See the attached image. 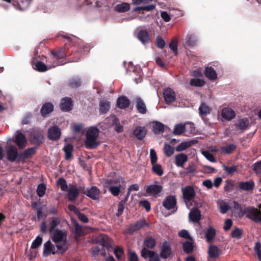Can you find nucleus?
<instances>
[{"label": "nucleus", "instance_id": "obj_1", "mask_svg": "<svg viewBox=\"0 0 261 261\" xmlns=\"http://www.w3.org/2000/svg\"><path fill=\"white\" fill-rule=\"evenodd\" d=\"M99 129L95 126L89 127L86 134L85 146L88 149L95 148L98 145Z\"/></svg>", "mask_w": 261, "mask_h": 261}, {"label": "nucleus", "instance_id": "obj_2", "mask_svg": "<svg viewBox=\"0 0 261 261\" xmlns=\"http://www.w3.org/2000/svg\"><path fill=\"white\" fill-rule=\"evenodd\" d=\"M51 239L59 248L66 251L68 248L67 242V233L65 230L56 229L52 233Z\"/></svg>", "mask_w": 261, "mask_h": 261}, {"label": "nucleus", "instance_id": "obj_3", "mask_svg": "<svg viewBox=\"0 0 261 261\" xmlns=\"http://www.w3.org/2000/svg\"><path fill=\"white\" fill-rule=\"evenodd\" d=\"M65 252V251L59 248L55 243H52L50 240L47 241L44 244L43 252L44 256H47L51 254L63 253Z\"/></svg>", "mask_w": 261, "mask_h": 261}, {"label": "nucleus", "instance_id": "obj_4", "mask_svg": "<svg viewBox=\"0 0 261 261\" xmlns=\"http://www.w3.org/2000/svg\"><path fill=\"white\" fill-rule=\"evenodd\" d=\"M244 214L251 220L257 223H261V211L253 207H247L244 210Z\"/></svg>", "mask_w": 261, "mask_h": 261}, {"label": "nucleus", "instance_id": "obj_5", "mask_svg": "<svg viewBox=\"0 0 261 261\" xmlns=\"http://www.w3.org/2000/svg\"><path fill=\"white\" fill-rule=\"evenodd\" d=\"M195 191L193 188L190 186H187L183 190V196L185 200L187 207L188 209L191 208V206L196 204L197 202L193 199L195 196Z\"/></svg>", "mask_w": 261, "mask_h": 261}, {"label": "nucleus", "instance_id": "obj_6", "mask_svg": "<svg viewBox=\"0 0 261 261\" xmlns=\"http://www.w3.org/2000/svg\"><path fill=\"white\" fill-rule=\"evenodd\" d=\"M176 200L175 197L172 196H167L163 202V205L165 208L168 210H172V213L176 212Z\"/></svg>", "mask_w": 261, "mask_h": 261}, {"label": "nucleus", "instance_id": "obj_7", "mask_svg": "<svg viewBox=\"0 0 261 261\" xmlns=\"http://www.w3.org/2000/svg\"><path fill=\"white\" fill-rule=\"evenodd\" d=\"M193 205L194 207H193L189 213V218L191 221L194 222H198L201 219V213L198 210V207L201 206V204L197 203Z\"/></svg>", "mask_w": 261, "mask_h": 261}, {"label": "nucleus", "instance_id": "obj_8", "mask_svg": "<svg viewBox=\"0 0 261 261\" xmlns=\"http://www.w3.org/2000/svg\"><path fill=\"white\" fill-rule=\"evenodd\" d=\"M7 158L10 162H15L18 156L17 148L13 145H10L7 147Z\"/></svg>", "mask_w": 261, "mask_h": 261}, {"label": "nucleus", "instance_id": "obj_9", "mask_svg": "<svg viewBox=\"0 0 261 261\" xmlns=\"http://www.w3.org/2000/svg\"><path fill=\"white\" fill-rule=\"evenodd\" d=\"M61 135L60 129L56 125L50 127L48 130V137L53 141L60 139Z\"/></svg>", "mask_w": 261, "mask_h": 261}, {"label": "nucleus", "instance_id": "obj_10", "mask_svg": "<svg viewBox=\"0 0 261 261\" xmlns=\"http://www.w3.org/2000/svg\"><path fill=\"white\" fill-rule=\"evenodd\" d=\"M116 182L111 179H108L105 182V186L109 188V190L114 196H117L119 194L120 191L121 186H114Z\"/></svg>", "mask_w": 261, "mask_h": 261}, {"label": "nucleus", "instance_id": "obj_11", "mask_svg": "<svg viewBox=\"0 0 261 261\" xmlns=\"http://www.w3.org/2000/svg\"><path fill=\"white\" fill-rule=\"evenodd\" d=\"M64 65V63H53V65H46L45 64L42 63L41 61H37L36 64L35 65L34 68L39 71V72H44L47 71L48 69H51L52 67H55L58 65Z\"/></svg>", "mask_w": 261, "mask_h": 261}, {"label": "nucleus", "instance_id": "obj_12", "mask_svg": "<svg viewBox=\"0 0 261 261\" xmlns=\"http://www.w3.org/2000/svg\"><path fill=\"white\" fill-rule=\"evenodd\" d=\"M163 93L166 103L170 104L175 100V93L170 88L165 89Z\"/></svg>", "mask_w": 261, "mask_h": 261}, {"label": "nucleus", "instance_id": "obj_13", "mask_svg": "<svg viewBox=\"0 0 261 261\" xmlns=\"http://www.w3.org/2000/svg\"><path fill=\"white\" fill-rule=\"evenodd\" d=\"M141 256L145 258H149V261H159L160 257L159 255L154 251L148 250L146 248H143L141 251Z\"/></svg>", "mask_w": 261, "mask_h": 261}, {"label": "nucleus", "instance_id": "obj_14", "mask_svg": "<svg viewBox=\"0 0 261 261\" xmlns=\"http://www.w3.org/2000/svg\"><path fill=\"white\" fill-rule=\"evenodd\" d=\"M15 143L20 148L26 146L27 140L25 136L19 131H17L15 135Z\"/></svg>", "mask_w": 261, "mask_h": 261}, {"label": "nucleus", "instance_id": "obj_15", "mask_svg": "<svg viewBox=\"0 0 261 261\" xmlns=\"http://www.w3.org/2000/svg\"><path fill=\"white\" fill-rule=\"evenodd\" d=\"M221 116L224 119L229 121L235 117L236 114L232 109L226 107L222 110Z\"/></svg>", "mask_w": 261, "mask_h": 261}, {"label": "nucleus", "instance_id": "obj_16", "mask_svg": "<svg viewBox=\"0 0 261 261\" xmlns=\"http://www.w3.org/2000/svg\"><path fill=\"white\" fill-rule=\"evenodd\" d=\"M72 100L70 98H64L61 101L60 107L63 111H69L72 108Z\"/></svg>", "mask_w": 261, "mask_h": 261}, {"label": "nucleus", "instance_id": "obj_17", "mask_svg": "<svg viewBox=\"0 0 261 261\" xmlns=\"http://www.w3.org/2000/svg\"><path fill=\"white\" fill-rule=\"evenodd\" d=\"M163 190L162 186L159 185H151L146 187V193L149 195H158Z\"/></svg>", "mask_w": 261, "mask_h": 261}, {"label": "nucleus", "instance_id": "obj_18", "mask_svg": "<svg viewBox=\"0 0 261 261\" xmlns=\"http://www.w3.org/2000/svg\"><path fill=\"white\" fill-rule=\"evenodd\" d=\"M171 254V249L169 244L167 242H164L161 246L160 255L162 258H166L168 257Z\"/></svg>", "mask_w": 261, "mask_h": 261}, {"label": "nucleus", "instance_id": "obj_19", "mask_svg": "<svg viewBox=\"0 0 261 261\" xmlns=\"http://www.w3.org/2000/svg\"><path fill=\"white\" fill-rule=\"evenodd\" d=\"M197 42V38L194 34H189L185 39L184 45L186 46L193 47L196 44Z\"/></svg>", "mask_w": 261, "mask_h": 261}, {"label": "nucleus", "instance_id": "obj_20", "mask_svg": "<svg viewBox=\"0 0 261 261\" xmlns=\"http://www.w3.org/2000/svg\"><path fill=\"white\" fill-rule=\"evenodd\" d=\"M147 224L146 223L144 219L140 220L137 221L135 224H132L129 228V231L132 233L134 231H137L139 229L143 228L144 226L147 225Z\"/></svg>", "mask_w": 261, "mask_h": 261}, {"label": "nucleus", "instance_id": "obj_21", "mask_svg": "<svg viewBox=\"0 0 261 261\" xmlns=\"http://www.w3.org/2000/svg\"><path fill=\"white\" fill-rule=\"evenodd\" d=\"M87 195L93 200L99 199L100 191L96 187H92L87 191Z\"/></svg>", "mask_w": 261, "mask_h": 261}, {"label": "nucleus", "instance_id": "obj_22", "mask_svg": "<svg viewBox=\"0 0 261 261\" xmlns=\"http://www.w3.org/2000/svg\"><path fill=\"white\" fill-rule=\"evenodd\" d=\"M188 161V156L184 153H179L175 156V164L177 167H182Z\"/></svg>", "mask_w": 261, "mask_h": 261}, {"label": "nucleus", "instance_id": "obj_23", "mask_svg": "<svg viewBox=\"0 0 261 261\" xmlns=\"http://www.w3.org/2000/svg\"><path fill=\"white\" fill-rule=\"evenodd\" d=\"M239 187L240 189L244 191H251L254 189V183L252 180L240 182L239 184Z\"/></svg>", "mask_w": 261, "mask_h": 261}, {"label": "nucleus", "instance_id": "obj_24", "mask_svg": "<svg viewBox=\"0 0 261 261\" xmlns=\"http://www.w3.org/2000/svg\"><path fill=\"white\" fill-rule=\"evenodd\" d=\"M137 37L143 44L147 43L150 40L149 35L145 30H141L139 31Z\"/></svg>", "mask_w": 261, "mask_h": 261}, {"label": "nucleus", "instance_id": "obj_25", "mask_svg": "<svg viewBox=\"0 0 261 261\" xmlns=\"http://www.w3.org/2000/svg\"><path fill=\"white\" fill-rule=\"evenodd\" d=\"M136 103V106L138 112L141 114H145L147 112V109L145 103L140 97H136L135 99Z\"/></svg>", "mask_w": 261, "mask_h": 261}, {"label": "nucleus", "instance_id": "obj_26", "mask_svg": "<svg viewBox=\"0 0 261 261\" xmlns=\"http://www.w3.org/2000/svg\"><path fill=\"white\" fill-rule=\"evenodd\" d=\"M79 194V191L77 188L75 186H72L70 187L68 193V198L70 201H73L75 200L76 197L78 196Z\"/></svg>", "mask_w": 261, "mask_h": 261}, {"label": "nucleus", "instance_id": "obj_27", "mask_svg": "<svg viewBox=\"0 0 261 261\" xmlns=\"http://www.w3.org/2000/svg\"><path fill=\"white\" fill-rule=\"evenodd\" d=\"M52 55L53 56V60H54L55 63H63L62 61H59L58 62H56V61H59L62 59H64L66 57V55L64 52L63 49H60L57 51H54L52 53ZM65 63L64 62V64Z\"/></svg>", "mask_w": 261, "mask_h": 261}, {"label": "nucleus", "instance_id": "obj_28", "mask_svg": "<svg viewBox=\"0 0 261 261\" xmlns=\"http://www.w3.org/2000/svg\"><path fill=\"white\" fill-rule=\"evenodd\" d=\"M129 104V100L124 96L119 97L117 101V105L120 109H125L128 107Z\"/></svg>", "mask_w": 261, "mask_h": 261}, {"label": "nucleus", "instance_id": "obj_29", "mask_svg": "<svg viewBox=\"0 0 261 261\" xmlns=\"http://www.w3.org/2000/svg\"><path fill=\"white\" fill-rule=\"evenodd\" d=\"M146 134V130L144 127L138 126L134 131V135L140 140L143 139L145 137Z\"/></svg>", "mask_w": 261, "mask_h": 261}, {"label": "nucleus", "instance_id": "obj_30", "mask_svg": "<svg viewBox=\"0 0 261 261\" xmlns=\"http://www.w3.org/2000/svg\"><path fill=\"white\" fill-rule=\"evenodd\" d=\"M98 242L102 245L108 248L110 246L111 239L107 236L101 234L98 238Z\"/></svg>", "mask_w": 261, "mask_h": 261}, {"label": "nucleus", "instance_id": "obj_31", "mask_svg": "<svg viewBox=\"0 0 261 261\" xmlns=\"http://www.w3.org/2000/svg\"><path fill=\"white\" fill-rule=\"evenodd\" d=\"M211 111V108L205 103H201L199 108V114L202 117L206 116L207 114H209Z\"/></svg>", "mask_w": 261, "mask_h": 261}, {"label": "nucleus", "instance_id": "obj_32", "mask_svg": "<svg viewBox=\"0 0 261 261\" xmlns=\"http://www.w3.org/2000/svg\"><path fill=\"white\" fill-rule=\"evenodd\" d=\"M204 74L205 76L211 80H214L217 77L216 71L211 67L205 68Z\"/></svg>", "mask_w": 261, "mask_h": 261}, {"label": "nucleus", "instance_id": "obj_33", "mask_svg": "<svg viewBox=\"0 0 261 261\" xmlns=\"http://www.w3.org/2000/svg\"><path fill=\"white\" fill-rule=\"evenodd\" d=\"M54 109L53 105L50 103H46L43 105L41 109V113L43 116H45L49 113L52 112Z\"/></svg>", "mask_w": 261, "mask_h": 261}, {"label": "nucleus", "instance_id": "obj_34", "mask_svg": "<svg viewBox=\"0 0 261 261\" xmlns=\"http://www.w3.org/2000/svg\"><path fill=\"white\" fill-rule=\"evenodd\" d=\"M206 241L207 242H211L216 236V230L212 227H210L206 230L205 233Z\"/></svg>", "mask_w": 261, "mask_h": 261}, {"label": "nucleus", "instance_id": "obj_35", "mask_svg": "<svg viewBox=\"0 0 261 261\" xmlns=\"http://www.w3.org/2000/svg\"><path fill=\"white\" fill-rule=\"evenodd\" d=\"M99 112L101 114L107 113L110 108V103L106 100H102L99 102Z\"/></svg>", "mask_w": 261, "mask_h": 261}, {"label": "nucleus", "instance_id": "obj_36", "mask_svg": "<svg viewBox=\"0 0 261 261\" xmlns=\"http://www.w3.org/2000/svg\"><path fill=\"white\" fill-rule=\"evenodd\" d=\"M60 220L57 217L51 218L49 222V231L50 233L54 231L55 228L59 224Z\"/></svg>", "mask_w": 261, "mask_h": 261}, {"label": "nucleus", "instance_id": "obj_37", "mask_svg": "<svg viewBox=\"0 0 261 261\" xmlns=\"http://www.w3.org/2000/svg\"><path fill=\"white\" fill-rule=\"evenodd\" d=\"M73 223L75 228L74 233L77 236L85 234L86 228L80 225L75 220L73 221Z\"/></svg>", "mask_w": 261, "mask_h": 261}, {"label": "nucleus", "instance_id": "obj_38", "mask_svg": "<svg viewBox=\"0 0 261 261\" xmlns=\"http://www.w3.org/2000/svg\"><path fill=\"white\" fill-rule=\"evenodd\" d=\"M130 5L127 3H123L116 6L115 9L118 12H125L129 10Z\"/></svg>", "mask_w": 261, "mask_h": 261}, {"label": "nucleus", "instance_id": "obj_39", "mask_svg": "<svg viewBox=\"0 0 261 261\" xmlns=\"http://www.w3.org/2000/svg\"><path fill=\"white\" fill-rule=\"evenodd\" d=\"M73 149V146L71 144H67L64 146L63 150L65 153L66 160H69L72 157Z\"/></svg>", "mask_w": 261, "mask_h": 261}, {"label": "nucleus", "instance_id": "obj_40", "mask_svg": "<svg viewBox=\"0 0 261 261\" xmlns=\"http://www.w3.org/2000/svg\"><path fill=\"white\" fill-rule=\"evenodd\" d=\"M220 212L222 214H225L229 209L228 204L223 200H219L217 202Z\"/></svg>", "mask_w": 261, "mask_h": 261}, {"label": "nucleus", "instance_id": "obj_41", "mask_svg": "<svg viewBox=\"0 0 261 261\" xmlns=\"http://www.w3.org/2000/svg\"><path fill=\"white\" fill-rule=\"evenodd\" d=\"M185 125L182 123L176 124L174 128L173 133L175 135H181L185 132Z\"/></svg>", "mask_w": 261, "mask_h": 261}, {"label": "nucleus", "instance_id": "obj_42", "mask_svg": "<svg viewBox=\"0 0 261 261\" xmlns=\"http://www.w3.org/2000/svg\"><path fill=\"white\" fill-rule=\"evenodd\" d=\"M164 152L167 157L171 156L174 152V148L171 145L165 144L163 148Z\"/></svg>", "mask_w": 261, "mask_h": 261}, {"label": "nucleus", "instance_id": "obj_43", "mask_svg": "<svg viewBox=\"0 0 261 261\" xmlns=\"http://www.w3.org/2000/svg\"><path fill=\"white\" fill-rule=\"evenodd\" d=\"M164 130V126L162 123L157 122L154 124L152 130L155 134H160L163 132Z\"/></svg>", "mask_w": 261, "mask_h": 261}, {"label": "nucleus", "instance_id": "obj_44", "mask_svg": "<svg viewBox=\"0 0 261 261\" xmlns=\"http://www.w3.org/2000/svg\"><path fill=\"white\" fill-rule=\"evenodd\" d=\"M208 254L212 257L215 258L219 256V252L217 246L212 245L208 249Z\"/></svg>", "mask_w": 261, "mask_h": 261}, {"label": "nucleus", "instance_id": "obj_45", "mask_svg": "<svg viewBox=\"0 0 261 261\" xmlns=\"http://www.w3.org/2000/svg\"><path fill=\"white\" fill-rule=\"evenodd\" d=\"M236 148V146L233 144H229L226 146L222 147L221 150L222 151L226 154L231 153Z\"/></svg>", "mask_w": 261, "mask_h": 261}, {"label": "nucleus", "instance_id": "obj_46", "mask_svg": "<svg viewBox=\"0 0 261 261\" xmlns=\"http://www.w3.org/2000/svg\"><path fill=\"white\" fill-rule=\"evenodd\" d=\"M155 7V6L153 4L147 5L144 6L142 7H138L133 10V11H150L153 9H154Z\"/></svg>", "mask_w": 261, "mask_h": 261}, {"label": "nucleus", "instance_id": "obj_47", "mask_svg": "<svg viewBox=\"0 0 261 261\" xmlns=\"http://www.w3.org/2000/svg\"><path fill=\"white\" fill-rule=\"evenodd\" d=\"M183 250L186 253H190L193 250V245L190 241H187L183 244Z\"/></svg>", "mask_w": 261, "mask_h": 261}, {"label": "nucleus", "instance_id": "obj_48", "mask_svg": "<svg viewBox=\"0 0 261 261\" xmlns=\"http://www.w3.org/2000/svg\"><path fill=\"white\" fill-rule=\"evenodd\" d=\"M114 253L118 259H123V258L124 256V253L122 248L120 247H116L114 251Z\"/></svg>", "mask_w": 261, "mask_h": 261}, {"label": "nucleus", "instance_id": "obj_49", "mask_svg": "<svg viewBox=\"0 0 261 261\" xmlns=\"http://www.w3.org/2000/svg\"><path fill=\"white\" fill-rule=\"evenodd\" d=\"M190 85L195 87H202L204 85L205 82L201 79H193L190 81Z\"/></svg>", "mask_w": 261, "mask_h": 261}, {"label": "nucleus", "instance_id": "obj_50", "mask_svg": "<svg viewBox=\"0 0 261 261\" xmlns=\"http://www.w3.org/2000/svg\"><path fill=\"white\" fill-rule=\"evenodd\" d=\"M57 185L60 187L62 191H66L67 190L68 186L66 181L63 178L61 177L58 179Z\"/></svg>", "mask_w": 261, "mask_h": 261}, {"label": "nucleus", "instance_id": "obj_51", "mask_svg": "<svg viewBox=\"0 0 261 261\" xmlns=\"http://www.w3.org/2000/svg\"><path fill=\"white\" fill-rule=\"evenodd\" d=\"M153 171L158 174L159 176H162L163 174V171L162 169V166L156 163L152 164Z\"/></svg>", "mask_w": 261, "mask_h": 261}, {"label": "nucleus", "instance_id": "obj_52", "mask_svg": "<svg viewBox=\"0 0 261 261\" xmlns=\"http://www.w3.org/2000/svg\"><path fill=\"white\" fill-rule=\"evenodd\" d=\"M46 186L43 184H40L38 185L37 190V193L39 197H42L45 193Z\"/></svg>", "mask_w": 261, "mask_h": 261}, {"label": "nucleus", "instance_id": "obj_53", "mask_svg": "<svg viewBox=\"0 0 261 261\" xmlns=\"http://www.w3.org/2000/svg\"><path fill=\"white\" fill-rule=\"evenodd\" d=\"M191 146V143L188 142H184L179 144L176 148L177 151H184Z\"/></svg>", "mask_w": 261, "mask_h": 261}, {"label": "nucleus", "instance_id": "obj_54", "mask_svg": "<svg viewBox=\"0 0 261 261\" xmlns=\"http://www.w3.org/2000/svg\"><path fill=\"white\" fill-rule=\"evenodd\" d=\"M202 155L208 161L211 162H216V161L213 155L207 150H204L202 151Z\"/></svg>", "mask_w": 261, "mask_h": 261}, {"label": "nucleus", "instance_id": "obj_55", "mask_svg": "<svg viewBox=\"0 0 261 261\" xmlns=\"http://www.w3.org/2000/svg\"><path fill=\"white\" fill-rule=\"evenodd\" d=\"M81 82L77 77L71 78L69 81V85L72 88L77 87L80 85Z\"/></svg>", "mask_w": 261, "mask_h": 261}, {"label": "nucleus", "instance_id": "obj_56", "mask_svg": "<svg viewBox=\"0 0 261 261\" xmlns=\"http://www.w3.org/2000/svg\"><path fill=\"white\" fill-rule=\"evenodd\" d=\"M125 205V200H121L118 204L117 212L116 215L117 217L121 215L123 212Z\"/></svg>", "mask_w": 261, "mask_h": 261}, {"label": "nucleus", "instance_id": "obj_57", "mask_svg": "<svg viewBox=\"0 0 261 261\" xmlns=\"http://www.w3.org/2000/svg\"><path fill=\"white\" fill-rule=\"evenodd\" d=\"M42 242V238L39 236H38L32 243L31 248L35 249L41 245Z\"/></svg>", "mask_w": 261, "mask_h": 261}, {"label": "nucleus", "instance_id": "obj_58", "mask_svg": "<svg viewBox=\"0 0 261 261\" xmlns=\"http://www.w3.org/2000/svg\"><path fill=\"white\" fill-rule=\"evenodd\" d=\"M254 250L259 261H261V244L259 243L256 242L255 243Z\"/></svg>", "mask_w": 261, "mask_h": 261}, {"label": "nucleus", "instance_id": "obj_59", "mask_svg": "<svg viewBox=\"0 0 261 261\" xmlns=\"http://www.w3.org/2000/svg\"><path fill=\"white\" fill-rule=\"evenodd\" d=\"M150 157L151 164L156 163L158 159L157 155L155 150L153 149H150Z\"/></svg>", "mask_w": 261, "mask_h": 261}, {"label": "nucleus", "instance_id": "obj_60", "mask_svg": "<svg viewBox=\"0 0 261 261\" xmlns=\"http://www.w3.org/2000/svg\"><path fill=\"white\" fill-rule=\"evenodd\" d=\"M145 245L149 248H153L155 246V241L152 238H148L145 242Z\"/></svg>", "mask_w": 261, "mask_h": 261}, {"label": "nucleus", "instance_id": "obj_61", "mask_svg": "<svg viewBox=\"0 0 261 261\" xmlns=\"http://www.w3.org/2000/svg\"><path fill=\"white\" fill-rule=\"evenodd\" d=\"M242 234L241 230L238 228H236L231 231V235L232 238L239 239Z\"/></svg>", "mask_w": 261, "mask_h": 261}, {"label": "nucleus", "instance_id": "obj_62", "mask_svg": "<svg viewBox=\"0 0 261 261\" xmlns=\"http://www.w3.org/2000/svg\"><path fill=\"white\" fill-rule=\"evenodd\" d=\"M35 152V149L34 148H30L26 149L22 154V156L24 158H28L30 155L34 154Z\"/></svg>", "mask_w": 261, "mask_h": 261}, {"label": "nucleus", "instance_id": "obj_63", "mask_svg": "<svg viewBox=\"0 0 261 261\" xmlns=\"http://www.w3.org/2000/svg\"><path fill=\"white\" fill-rule=\"evenodd\" d=\"M222 166L223 169L229 174H231L236 171V166L228 167L224 164Z\"/></svg>", "mask_w": 261, "mask_h": 261}, {"label": "nucleus", "instance_id": "obj_64", "mask_svg": "<svg viewBox=\"0 0 261 261\" xmlns=\"http://www.w3.org/2000/svg\"><path fill=\"white\" fill-rule=\"evenodd\" d=\"M128 260L129 261H139L138 256L135 252L129 251Z\"/></svg>", "mask_w": 261, "mask_h": 261}]
</instances>
